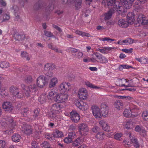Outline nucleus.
<instances>
[{"label": "nucleus", "instance_id": "obj_29", "mask_svg": "<svg viewBox=\"0 0 148 148\" xmlns=\"http://www.w3.org/2000/svg\"><path fill=\"white\" fill-rule=\"evenodd\" d=\"M57 79L56 78H53L51 80L49 84V87L52 88L55 86L56 84L58 83Z\"/></svg>", "mask_w": 148, "mask_h": 148}, {"label": "nucleus", "instance_id": "obj_28", "mask_svg": "<svg viewBox=\"0 0 148 148\" xmlns=\"http://www.w3.org/2000/svg\"><path fill=\"white\" fill-rule=\"evenodd\" d=\"M21 137L20 135L18 134H14L12 137V140L14 142H18L20 141Z\"/></svg>", "mask_w": 148, "mask_h": 148}, {"label": "nucleus", "instance_id": "obj_34", "mask_svg": "<svg viewBox=\"0 0 148 148\" xmlns=\"http://www.w3.org/2000/svg\"><path fill=\"white\" fill-rule=\"evenodd\" d=\"M41 146L42 147L45 148H50V145L49 143L47 141L43 142L41 145Z\"/></svg>", "mask_w": 148, "mask_h": 148}, {"label": "nucleus", "instance_id": "obj_22", "mask_svg": "<svg viewBox=\"0 0 148 148\" xmlns=\"http://www.w3.org/2000/svg\"><path fill=\"white\" fill-rule=\"evenodd\" d=\"M21 88L23 90V92L25 95L27 97H29L30 96V92L28 90V86H26L24 84H21Z\"/></svg>", "mask_w": 148, "mask_h": 148}, {"label": "nucleus", "instance_id": "obj_57", "mask_svg": "<svg viewBox=\"0 0 148 148\" xmlns=\"http://www.w3.org/2000/svg\"><path fill=\"white\" fill-rule=\"evenodd\" d=\"M132 50L133 49L132 48L128 49H122V51L126 53H131L132 52Z\"/></svg>", "mask_w": 148, "mask_h": 148}, {"label": "nucleus", "instance_id": "obj_14", "mask_svg": "<svg viewBox=\"0 0 148 148\" xmlns=\"http://www.w3.org/2000/svg\"><path fill=\"white\" fill-rule=\"evenodd\" d=\"M60 109V105L58 103H55L51 106V111L52 114L58 113Z\"/></svg>", "mask_w": 148, "mask_h": 148}, {"label": "nucleus", "instance_id": "obj_4", "mask_svg": "<svg viewBox=\"0 0 148 148\" xmlns=\"http://www.w3.org/2000/svg\"><path fill=\"white\" fill-rule=\"evenodd\" d=\"M137 21L138 23H136V27L139 26L140 24L146 25L148 24V19L144 15L142 14L138 15Z\"/></svg>", "mask_w": 148, "mask_h": 148}, {"label": "nucleus", "instance_id": "obj_43", "mask_svg": "<svg viewBox=\"0 0 148 148\" xmlns=\"http://www.w3.org/2000/svg\"><path fill=\"white\" fill-rule=\"evenodd\" d=\"M117 9L116 11L119 14H120L122 12H125V11L123 7L121 6V5L117 8Z\"/></svg>", "mask_w": 148, "mask_h": 148}, {"label": "nucleus", "instance_id": "obj_9", "mask_svg": "<svg viewBox=\"0 0 148 148\" xmlns=\"http://www.w3.org/2000/svg\"><path fill=\"white\" fill-rule=\"evenodd\" d=\"M123 115L124 116L127 118L134 117L137 116L138 113L137 112H135L134 110H130L129 111L127 109H125L123 112Z\"/></svg>", "mask_w": 148, "mask_h": 148}, {"label": "nucleus", "instance_id": "obj_10", "mask_svg": "<svg viewBox=\"0 0 148 148\" xmlns=\"http://www.w3.org/2000/svg\"><path fill=\"white\" fill-rule=\"evenodd\" d=\"M71 120L74 123H77L80 119V116L77 112L75 111H72L70 112Z\"/></svg>", "mask_w": 148, "mask_h": 148}, {"label": "nucleus", "instance_id": "obj_50", "mask_svg": "<svg viewBox=\"0 0 148 148\" xmlns=\"http://www.w3.org/2000/svg\"><path fill=\"white\" fill-rule=\"evenodd\" d=\"M131 141L133 143L134 146L136 148L139 147V145L136 138L135 140H131Z\"/></svg>", "mask_w": 148, "mask_h": 148}, {"label": "nucleus", "instance_id": "obj_55", "mask_svg": "<svg viewBox=\"0 0 148 148\" xmlns=\"http://www.w3.org/2000/svg\"><path fill=\"white\" fill-rule=\"evenodd\" d=\"M108 109H101L102 113L103 114V115L106 116V115L108 113Z\"/></svg>", "mask_w": 148, "mask_h": 148}, {"label": "nucleus", "instance_id": "obj_48", "mask_svg": "<svg viewBox=\"0 0 148 148\" xmlns=\"http://www.w3.org/2000/svg\"><path fill=\"white\" fill-rule=\"evenodd\" d=\"M6 143L3 140H0V148H5Z\"/></svg>", "mask_w": 148, "mask_h": 148}, {"label": "nucleus", "instance_id": "obj_52", "mask_svg": "<svg viewBox=\"0 0 148 148\" xmlns=\"http://www.w3.org/2000/svg\"><path fill=\"white\" fill-rule=\"evenodd\" d=\"M64 142L66 143H69L72 142L73 141L72 139H71L69 136L67 137L64 140Z\"/></svg>", "mask_w": 148, "mask_h": 148}, {"label": "nucleus", "instance_id": "obj_58", "mask_svg": "<svg viewBox=\"0 0 148 148\" xmlns=\"http://www.w3.org/2000/svg\"><path fill=\"white\" fill-rule=\"evenodd\" d=\"M32 148H38L37 143L35 141H34L32 142Z\"/></svg>", "mask_w": 148, "mask_h": 148}, {"label": "nucleus", "instance_id": "obj_20", "mask_svg": "<svg viewBox=\"0 0 148 148\" xmlns=\"http://www.w3.org/2000/svg\"><path fill=\"white\" fill-rule=\"evenodd\" d=\"M32 129L29 125H26L24 127L23 131L27 135H30L32 133Z\"/></svg>", "mask_w": 148, "mask_h": 148}, {"label": "nucleus", "instance_id": "obj_54", "mask_svg": "<svg viewBox=\"0 0 148 148\" xmlns=\"http://www.w3.org/2000/svg\"><path fill=\"white\" fill-rule=\"evenodd\" d=\"M131 126L130 122L127 121L125 125V127L127 129H130L131 128Z\"/></svg>", "mask_w": 148, "mask_h": 148}, {"label": "nucleus", "instance_id": "obj_45", "mask_svg": "<svg viewBox=\"0 0 148 148\" xmlns=\"http://www.w3.org/2000/svg\"><path fill=\"white\" fill-rule=\"evenodd\" d=\"M83 54L82 52L80 51H78L75 54L74 56L78 59L81 58L83 56Z\"/></svg>", "mask_w": 148, "mask_h": 148}, {"label": "nucleus", "instance_id": "obj_5", "mask_svg": "<svg viewBox=\"0 0 148 148\" xmlns=\"http://www.w3.org/2000/svg\"><path fill=\"white\" fill-rule=\"evenodd\" d=\"M47 77L43 75L39 77L37 80V85L40 88L43 87L45 84L47 83L46 81Z\"/></svg>", "mask_w": 148, "mask_h": 148}, {"label": "nucleus", "instance_id": "obj_12", "mask_svg": "<svg viewBox=\"0 0 148 148\" xmlns=\"http://www.w3.org/2000/svg\"><path fill=\"white\" fill-rule=\"evenodd\" d=\"M134 0H121V4L126 9H130L132 6Z\"/></svg>", "mask_w": 148, "mask_h": 148}, {"label": "nucleus", "instance_id": "obj_38", "mask_svg": "<svg viewBox=\"0 0 148 148\" xmlns=\"http://www.w3.org/2000/svg\"><path fill=\"white\" fill-rule=\"evenodd\" d=\"M25 80L26 83H30L33 82V79L31 75H28L25 78Z\"/></svg>", "mask_w": 148, "mask_h": 148}, {"label": "nucleus", "instance_id": "obj_24", "mask_svg": "<svg viewBox=\"0 0 148 148\" xmlns=\"http://www.w3.org/2000/svg\"><path fill=\"white\" fill-rule=\"evenodd\" d=\"M74 3V5L75 9L78 10L81 7L82 0H73Z\"/></svg>", "mask_w": 148, "mask_h": 148}, {"label": "nucleus", "instance_id": "obj_36", "mask_svg": "<svg viewBox=\"0 0 148 148\" xmlns=\"http://www.w3.org/2000/svg\"><path fill=\"white\" fill-rule=\"evenodd\" d=\"M142 116L144 120L148 121V111H144L142 114Z\"/></svg>", "mask_w": 148, "mask_h": 148}, {"label": "nucleus", "instance_id": "obj_6", "mask_svg": "<svg viewBox=\"0 0 148 148\" xmlns=\"http://www.w3.org/2000/svg\"><path fill=\"white\" fill-rule=\"evenodd\" d=\"M93 115L96 118H100L101 117L99 108L97 106L94 105L91 107Z\"/></svg>", "mask_w": 148, "mask_h": 148}, {"label": "nucleus", "instance_id": "obj_23", "mask_svg": "<svg viewBox=\"0 0 148 148\" xmlns=\"http://www.w3.org/2000/svg\"><path fill=\"white\" fill-rule=\"evenodd\" d=\"M53 135L54 137L56 138H62L63 136V133L62 132L57 130H56L55 131L53 132Z\"/></svg>", "mask_w": 148, "mask_h": 148}, {"label": "nucleus", "instance_id": "obj_30", "mask_svg": "<svg viewBox=\"0 0 148 148\" xmlns=\"http://www.w3.org/2000/svg\"><path fill=\"white\" fill-rule=\"evenodd\" d=\"M134 14L132 12L128 13L127 16V21L130 22L131 23V22H133L134 20Z\"/></svg>", "mask_w": 148, "mask_h": 148}, {"label": "nucleus", "instance_id": "obj_42", "mask_svg": "<svg viewBox=\"0 0 148 148\" xmlns=\"http://www.w3.org/2000/svg\"><path fill=\"white\" fill-rule=\"evenodd\" d=\"M69 137H70L73 140V139L76 137L75 133L74 132H71L69 133L68 134Z\"/></svg>", "mask_w": 148, "mask_h": 148}, {"label": "nucleus", "instance_id": "obj_37", "mask_svg": "<svg viewBox=\"0 0 148 148\" xmlns=\"http://www.w3.org/2000/svg\"><path fill=\"white\" fill-rule=\"evenodd\" d=\"M44 32L45 35L49 37H53L56 38L55 36L53 35L50 32L46 30H45Z\"/></svg>", "mask_w": 148, "mask_h": 148}, {"label": "nucleus", "instance_id": "obj_8", "mask_svg": "<svg viewBox=\"0 0 148 148\" xmlns=\"http://www.w3.org/2000/svg\"><path fill=\"white\" fill-rule=\"evenodd\" d=\"M10 91L12 95L18 98H21L22 97L21 94L19 93L18 88L16 86H11L10 88Z\"/></svg>", "mask_w": 148, "mask_h": 148}, {"label": "nucleus", "instance_id": "obj_3", "mask_svg": "<svg viewBox=\"0 0 148 148\" xmlns=\"http://www.w3.org/2000/svg\"><path fill=\"white\" fill-rule=\"evenodd\" d=\"M56 101L58 103H63L67 100L68 95L67 94H57L55 96Z\"/></svg>", "mask_w": 148, "mask_h": 148}, {"label": "nucleus", "instance_id": "obj_15", "mask_svg": "<svg viewBox=\"0 0 148 148\" xmlns=\"http://www.w3.org/2000/svg\"><path fill=\"white\" fill-rule=\"evenodd\" d=\"M131 24L130 22L126 21L123 19H120L118 21V24L121 27L124 28L127 27L129 24Z\"/></svg>", "mask_w": 148, "mask_h": 148}, {"label": "nucleus", "instance_id": "obj_39", "mask_svg": "<svg viewBox=\"0 0 148 148\" xmlns=\"http://www.w3.org/2000/svg\"><path fill=\"white\" fill-rule=\"evenodd\" d=\"M134 40L132 39L128 38L123 41V42L127 43V45L131 44L133 43Z\"/></svg>", "mask_w": 148, "mask_h": 148}, {"label": "nucleus", "instance_id": "obj_47", "mask_svg": "<svg viewBox=\"0 0 148 148\" xmlns=\"http://www.w3.org/2000/svg\"><path fill=\"white\" fill-rule=\"evenodd\" d=\"M122 136V134L120 133H119L116 134L114 135V137L116 139L121 140V137Z\"/></svg>", "mask_w": 148, "mask_h": 148}, {"label": "nucleus", "instance_id": "obj_21", "mask_svg": "<svg viewBox=\"0 0 148 148\" xmlns=\"http://www.w3.org/2000/svg\"><path fill=\"white\" fill-rule=\"evenodd\" d=\"M37 88L35 84L30 85L28 87V90L30 93L34 94L37 90Z\"/></svg>", "mask_w": 148, "mask_h": 148}, {"label": "nucleus", "instance_id": "obj_41", "mask_svg": "<svg viewBox=\"0 0 148 148\" xmlns=\"http://www.w3.org/2000/svg\"><path fill=\"white\" fill-rule=\"evenodd\" d=\"M132 66H130L125 65H121L119 66V69L120 71L122 70L123 69H129L132 68Z\"/></svg>", "mask_w": 148, "mask_h": 148}, {"label": "nucleus", "instance_id": "obj_56", "mask_svg": "<svg viewBox=\"0 0 148 148\" xmlns=\"http://www.w3.org/2000/svg\"><path fill=\"white\" fill-rule=\"evenodd\" d=\"M108 109V106L105 103H103L101 104V109Z\"/></svg>", "mask_w": 148, "mask_h": 148}, {"label": "nucleus", "instance_id": "obj_35", "mask_svg": "<svg viewBox=\"0 0 148 148\" xmlns=\"http://www.w3.org/2000/svg\"><path fill=\"white\" fill-rule=\"evenodd\" d=\"M81 140L79 138H78L73 143L72 145L74 147H77L80 144Z\"/></svg>", "mask_w": 148, "mask_h": 148}, {"label": "nucleus", "instance_id": "obj_61", "mask_svg": "<svg viewBox=\"0 0 148 148\" xmlns=\"http://www.w3.org/2000/svg\"><path fill=\"white\" fill-rule=\"evenodd\" d=\"M146 131L143 128H142L141 130L140 131V135L143 136H145L146 135Z\"/></svg>", "mask_w": 148, "mask_h": 148}, {"label": "nucleus", "instance_id": "obj_49", "mask_svg": "<svg viewBox=\"0 0 148 148\" xmlns=\"http://www.w3.org/2000/svg\"><path fill=\"white\" fill-rule=\"evenodd\" d=\"M99 62L100 63L103 64L108 62V60L104 57H102L99 60Z\"/></svg>", "mask_w": 148, "mask_h": 148}, {"label": "nucleus", "instance_id": "obj_18", "mask_svg": "<svg viewBox=\"0 0 148 148\" xmlns=\"http://www.w3.org/2000/svg\"><path fill=\"white\" fill-rule=\"evenodd\" d=\"M3 108L5 109V110L11 111L13 108L11 103L9 102L6 101L4 102L2 105Z\"/></svg>", "mask_w": 148, "mask_h": 148}, {"label": "nucleus", "instance_id": "obj_19", "mask_svg": "<svg viewBox=\"0 0 148 148\" xmlns=\"http://www.w3.org/2000/svg\"><path fill=\"white\" fill-rule=\"evenodd\" d=\"M114 106L117 110H120L123 107V102L121 100L116 101L114 102Z\"/></svg>", "mask_w": 148, "mask_h": 148}, {"label": "nucleus", "instance_id": "obj_51", "mask_svg": "<svg viewBox=\"0 0 148 148\" xmlns=\"http://www.w3.org/2000/svg\"><path fill=\"white\" fill-rule=\"evenodd\" d=\"M85 84L86 85L90 88H97V86L93 85L88 82H86Z\"/></svg>", "mask_w": 148, "mask_h": 148}, {"label": "nucleus", "instance_id": "obj_31", "mask_svg": "<svg viewBox=\"0 0 148 148\" xmlns=\"http://www.w3.org/2000/svg\"><path fill=\"white\" fill-rule=\"evenodd\" d=\"M105 135V134L103 132H99L97 134L96 136V137L97 139L99 140H102L104 138Z\"/></svg>", "mask_w": 148, "mask_h": 148}, {"label": "nucleus", "instance_id": "obj_7", "mask_svg": "<svg viewBox=\"0 0 148 148\" xmlns=\"http://www.w3.org/2000/svg\"><path fill=\"white\" fill-rule=\"evenodd\" d=\"M78 96L81 100H86L88 97L87 91L84 88H80L78 92Z\"/></svg>", "mask_w": 148, "mask_h": 148}, {"label": "nucleus", "instance_id": "obj_32", "mask_svg": "<svg viewBox=\"0 0 148 148\" xmlns=\"http://www.w3.org/2000/svg\"><path fill=\"white\" fill-rule=\"evenodd\" d=\"M75 104L77 107L80 109L82 110L84 108V106H85L84 104L86 105V103H84L82 101H77L76 102Z\"/></svg>", "mask_w": 148, "mask_h": 148}, {"label": "nucleus", "instance_id": "obj_17", "mask_svg": "<svg viewBox=\"0 0 148 148\" xmlns=\"http://www.w3.org/2000/svg\"><path fill=\"white\" fill-rule=\"evenodd\" d=\"M115 11L113 9L110 10L107 13L104 14V19L105 20H108L110 19L112 15L115 13Z\"/></svg>", "mask_w": 148, "mask_h": 148}, {"label": "nucleus", "instance_id": "obj_46", "mask_svg": "<svg viewBox=\"0 0 148 148\" xmlns=\"http://www.w3.org/2000/svg\"><path fill=\"white\" fill-rule=\"evenodd\" d=\"M121 5L119 1L114 0V2L113 5V8L115 9H117Z\"/></svg>", "mask_w": 148, "mask_h": 148}, {"label": "nucleus", "instance_id": "obj_64", "mask_svg": "<svg viewBox=\"0 0 148 148\" xmlns=\"http://www.w3.org/2000/svg\"><path fill=\"white\" fill-rule=\"evenodd\" d=\"M92 130L93 132L95 133L97 132L99 130V128L97 126H95L92 129Z\"/></svg>", "mask_w": 148, "mask_h": 148}, {"label": "nucleus", "instance_id": "obj_40", "mask_svg": "<svg viewBox=\"0 0 148 148\" xmlns=\"http://www.w3.org/2000/svg\"><path fill=\"white\" fill-rule=\"evenodd\" d=\"M40 109L38 108L34 110V118H36L40 114Z\"/></svg>", "mask_w": 148, "mask_h": 148}, {"label": "nucleus", "instance_id": "obj_11", "mask_svg": "<svg viewBox=\"0 0 148 148\" xmlns=\"http://www.w3.org/2000/svg\"><path fill=\"white\" fill-rule=\"evenodd\" d=\"M46 6V3L42 0H39L34 5V9L35 10L43 9Z\"/></svg>", "mask_w": 148, "mask_h": 148}, {"label": "nucleus", "instance_id": "obj_1", "mask_svg": "<svg viewBox=\"0 0 148 148\" xmlns=\"http://www.w3.org/2000/svg\"><path fill=\"white\" fill-rule=\"evenodd\" d=\"M71 88V85L69 83L63 82L60 85L59 90L62 94H67Z\"/></svg>", "mask_w": 148, "mask_h": 148}, {"label": "nucleus", "instance_id": "obj_63", "mask_svg": "<svg viewBox=\"0 0 148 148\" xmlns=\"http://www.w3.org/2000/svg\"><path fill=\"white\" fill-rule=\"evenodd\" d=\"M114 2V0H108L107 1L108 5L109 6H112Z\"/></svg>", "mask_w": 148, "mask_h": 148}, {"label": "nucleus", "instance_id": "obj_59", "mask_svg": "<svg viewBox=\"0 0 148 148\" xmlns=\"http://www.w3.org/2000/svg\"><path fill=\"white\" fill-rule=\"evenodd\" d=\"M94 54L96 56L99 60L103 57L102 55L97 52L94 53Z\"/></svg>", "mask_w": 148, "mask_h": 148}, {"label": "nucleus", "instance_id": "obj_26", "mask_svg": "<svg viewBox=\"0 0 148 148\" xmlns=\"http://www.w3.org/2000/svg\"><path fill=\"white\" fill-rule=\"evenodd\" d=\"M25 37L24 35H20L16 33L14 35V38L16 40L20 41L23 40Z\"/></svg>", "mask_w": 148, "mask_h": 148}, {"label": "nucleus", "instance_id": "obj_53", "mask_svg": "<svg viewBox=\"0 0 148 148\" xmlns=\"http://www.w3.org/2000/svg\"><path fill=\"white\" fill-rule=\"evenodd\" d=\"M53 9V7L52 6V4L51 3V4L49 5L48 7L46 8V10L47 12L50 11H52Z\"/></svg>", "mask_w": 148, "mask_h": 148}, {"label": "nucleus", "instance_id": "obj_60", "mask_svg": "<svg viewBox=\"0 0 148 148\" xmlns=\"http://www.w3.org/2000/svg\"><path fill=\"white\" fill-rule=\"evenodd\" d=\"M10 18V16L9 15L5 14L3 16V21H5V20H8Z\"/></svg>", "mask_w": 148, "mask_h": 148}, {"label": "nucleus", "instance_id": "obj_33", "mask_svg": "<svg viewBox=\"0 0 148 148\" xmlns=\"http://www.w3.org/2000/svg\"><path fill=\"white\" fill-rule=\"evenodd\" d=\"M0 66L3 69L8 68L9 67V63L7 62H0Z\"/></svg>", "mask_w": 148, "mask_h": 148}, {"label": "nucleus", "instance_id": "obj_16", "mask_svg": "<svg viewBox=\"0 0 148 148\" xmlns=\"http://www.w3.org/2000/svg\"><path fill=\"white\" fill-rule=\"evenodd\" d=\"M99 123L104 131L107 132H110V126L106 122L103 120H101L99 121Z\"/></svg>", "mask_w": 148, "mask_h": 148}, {"label": "nucleus", "instance_id": "obj_2", "mask_svg": "<svg viewBox=\"0 0 148 148\" xmlns=\"http://www.w3.org/2000/svg\"><path fill=\"white\" fill-rule=\"evenodd\" d=\"M78 127L81 135L85 136L88 134L89 129L86 124L84 123L79 124L78 125Z\"/></svg>", "mask_w": 148, "mask_h": 148}, {"label": "nucleus", "instance_id": "obj_13", "mask_svg": "<svg viewBox=\"0 0 148 148\" xmlns=\"http://www.w3.org/2000/svg\"><path fill=\"white\" fill-rule=\"evenodd\" d=\"M53 69L52 66L49 64H47L45 66V71H48L47 73H46L45 71L44 72L46 75L47 76V78L48 77H51L53 76V73L50 71Z\"/></svg>", "mask_w": 148, "mask_h": 148}, {"label": "nucleus", "instance_id": "obj_44", "mask_svg": "<svg viewBox=\"0 0 148 148\" xmlns=\"http://www.w3.org/2000/svg\"><path fill=\"white\" fill-rule=\"evenodd\" d=\"M55 88H53L49 92L48 95L50 97H52L55 95L57 94V92L55 91Z\"/></svg>", "mask_w": 148, "mask_h": 148}, {"label": "nucleus", "instance_id": "obj_27", "mask_svg": "<svg viewBox=\"0 0 148 148\" xmlns=\"http://www.w3.org/2000/svg\"><path fill=\"white\" fill-rule=\"evenodd\" d=\"M21 57L24 60L29 61L30 58L28 53L26 51H22L21 52Z\"/></svg>", "mask_w": 148, "mask_h": 148}, {"label": "nucleus", "instance_id": "obj_62", "mask_svg": "<svg viewBox=\"0 0 148 148\" xmlns=\"http://www.w3.org/2000/svg\"><path fill=\"white\" fill-rule=\"evenodd\" d=\"M130 142H129L127 140H125L123 141V143L125 146L126 147H129L130 145Z\"/></svg>", "mask_w": 148, "mask_h": 148}, {"label": "nucleus", "instance_id": "obj_25", "mask_svg": "<svg viewBox=\"0 0 148 148\" xmlns=\"http://www.w3.org/2000/svg\"><path fill=\"white\" fill-rule=\"evenodd\" d=\"M47 99V96L45 94L41 95L38 98L39 101L41 103H45Z\"/></svg>", "mask_w": 148, "mask_h": 148}]
</instances>
